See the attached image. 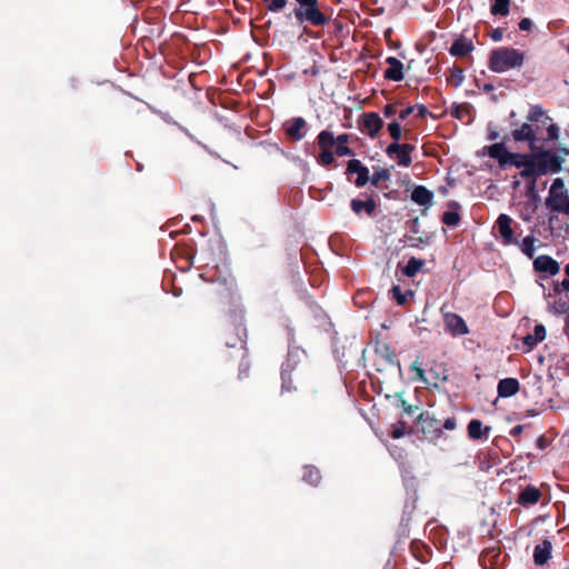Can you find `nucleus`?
<instances>
[{"instance_id":"obj_18","label":"nucleus","mask_w":569,"mask_h":569,"mask_svg":"<svg viewBox=\"0 0 569 569\" xmlns=\"http://www.w3.org/2000/svg\"><path fill=\"white\" fill-rule=\"evenodd\" d=\"M552 295H555L553 291L552 292L549 291L548 293H545V298L547 299L549 312H551L553 315L566 313L569 310V302L563 298L555 299L551 301L550 299H551Z\"/></svg>"},{"instance_id":"obj_33","label":"nucleus","mask_w":569,"mask_h":569,"mask_svg":"<svg viewBox=\"0 0 569 569\" xmlns=\"http://www.w3.org/2000/svg\"><path fill=\"white\" fill-rule=\"evenodd\" d=\"M390 178V173L386 169L376 170L369 180L373 186H378L380 181L388 180Z\"/></svg>"},{"instance_id":"obj_52","label":"nucleus","mask_w":569,"mask_h":569,"mask_svg":"<svg viewBox=\"0 0 569 569\" xmlns=\"http://www.w3.org/2000/svg\"><path fill=\"white\" fill-rule=\"evenodd\" d=\"M419 419H420V421H427L429 419V415L428 413H421L419 416Z\"/></svg>"},{"instance_id":"obj_35","label":"nucleus","mask_w":569,"mask_h":569,"mask_svg":"<svg viewBox=\"0 0 569 569\" xmlns=\"http://www.w3.org/2000/svg\"><path fill=\"white\" fill-rule=\"evenodd\" d=\"M287 4V0H270L267 3V8L271 12H279L281 11Z\"/></svg>"},{"instance_id":"obj_10","label":"nucleus","mask_w":569,"mask_h":569,"mask_svg":"<svg viewBox=\"0 0 569 569\" xmlns=\"http://www.w3.org/2000/svg\"><path fill=\"white\" fill-rule=\"evenodd\" d=\"M496 223L505 244L518 243L515 240L513 230L511 228L512 219L508 214L501 213Z\"/></svg>"},{"instance_id":"obj_9","label":"nucleus","mask_w":569,"mask_h":569,"mask_svg":"<svg viewBox=\"0 0 569 569\" xmlns=\"http://www.w3.org/2000/svg\"><path fill=\"white\" fill-rule=\"evenodd\" d=\"M347 173L348 174H352V173L357 174V179L355 180V184L357 187H363L369 181V170L358 159H352L348 162Z\"/></svg>"},{"instance_id":"obj_41","label":"nucleus","mask_w":569,"mask_h":569,"mask_svg":"<svg viewBox=\"0 0 569 569\" xmlns=\"http://www.w3.org/2000/svg\"><path fill=\"white\" fill-rule=\"evenodd\" d=\"M397 110L393 104H386L382 109V113L386 118H392L396 114Z\"/></svg>"},{"instance_id":"obj_25","label":"nucleus","mask_w":569,"mask_h":569,"mask_svg":"<svg viewBox=\"0 0 569 569\" xmlns=\"http://www.w3.org/2000/svg\"><path fill=\"white\" fill-rule=\"evenodd\" d=\"M536 238L533 236H527L519 243L520 250L528 258H532L536 251Z\"/></svg>"},{"instance_id":"obj_2","label":"nucleus","mask_w":569,"mask_h":569,"mask_svg":"<svg viewBox=\"0 0 569 569\" xmlns=\"http://www.w3.org/2000/svg\"><path fill=\"white\" fill-rule=\"evenodd\" d=\"M525 54L518 49L501 47L491 51L489 69L497 73H503L510 69L522 67Z\"/></svg>"},{"instance_id":"obj_50","label":"nucleus","mask_w":569,"mask_h":569,"mask_svg":"<svg viewBox=\"0 0 569 569\" xmlns=\"http://www.w3.org/2000/svg\"><path fill=\"white\" fill-rule=\"evenodd\" d=\"M498 137H499V134H498V132H497V131H491V132L489 133V136H488V139L492 141V140L498 139Z\"/></svg>"},{"instance_id":"obj_16","label":"nucleus","mask_w":569,"mask_h":569,"mask_svg":"<svg viewBox=\"0 0 569 569\" xmlns=\"http://www.w3.org/2000/svg\"><path fill=\"white\" fill-rule=\"evenodd\" d=\"M306 120L301 117L293 118L286 127L287 134L296 141L305 137Z\"/></svg>"},{"instance_id":"obj_24","label":"nucleus","mask_w":569,"mask_h":569,"mask_svg":"<svg viewBox=\"0 0 569 569\" xmlns=\"http://www.w3.org/2000/svg\"><path fill=\"white\" fill-rule=\"evenodd\" d=\"M318 144L320 149H330L332 146L336 144V137L331 131L322 130L318 137Z\"/></svg>"},{"instance_id":"obj_51","label":"nucleus","mask_w":569,"mask_h":569,"mask_svg":"<svg viewBox=\"0 0 569 569\" xmlns=\"http://www.w3.org/2000/svg\"><path fill=\"white\" fill-rule=\"evenodd\" d=\"M482 89L486 92H490L493 90V86L491 83H486Z\"/></svg>"},{"instance_id":"obj_34","label":"nucleus","mask_w":569,"mask_h":569,"mask_svg":"<svg viewBox=\"0 0 569 569\" xmlns=\"http://www.w3.org/2000/svg\"><path fill=\"white\" fill-rule=\"evenodd\" d=\"M460 221V216L456 211H446L442 216V222L449 227H455Z\"/></svg>"},{"instance_id":"obj_13","label":"nucleus","mask_w":569,"mask_h":569,"mask_svg":"<svg viewBox=\"0 0 569 569\" xmlns=\"http://www.w3.org/2000/svg\"><path fill=\"white\" fill-rule=\"evenodd\" d=\"M552 543L550 540L545 539L541 543L537 545L533 549V561L537 566H543L551 558Z\"/></svg>"},{"instance_id":"obj_31","label":"nucleus","mask_w":569,"mask_h":569,"mask_svg":"<svg viewBox=\"0 0 569 569\" xmlns=\"http://www.w3.org/2000/svg\"><path fill=\"white\" fill-rule=\"evenodd\" d=\"M545 117V111L540 106H532L527 116V121L529 123L538 122L541 118Z\"/></svg>"},{"instance_id":"obj_44","label":"nucleus","mask_w":569,"mask_h":569,"mask_svg":"<svg viewBox=\"0 0 569 569\" xmlns=\"http://www.w3.org/2000/svg\"><path fill=\"white\" fill-rule=\"evenodd\" d=\"M503 37V31L500 28L493 29L491 32V39L493 41H500Z\"/></svg>"},{"instance_id":"obj_4","label":"nucleus","mask_w":569,"mask_h":569,"mask_svg":"<svg viewBox=\"0 0 569 569\" xmlns=\"http://www.w3.org/2000/svg\"><path fill=\"white\" fill-rule=\"evenodd\" d=\"M546 206L551 211L569 214V196L561 178L553 180L546 198Z\"/></svg>"},{"instance_id":"obj_3","label":"nucleus","mask_w":569,"mask_h":569,"mask_svg":"<svg viewBox=\"0 0 569 569\" xmlns=\"http://www.w3.org/2000/svg\"><path fill=\"white\" fill-rule=\"evenodd\" d=\"M298 8L295 9V17L299 22H309L312 26H325L327 17L319 9L318 0H296Z\"/></svg>"},{"instance_id":"obj_28","label":"nucleus","mask_w":569,"mask_h":569,"mask_svg":"<svg viewBox=\"0 0 569 569\" xmlns=\"http://www.w3.org/2000/svg\"><path fill=\"white\" fill-rule=\"evenodd\" d=\"M563 271H565L566 278L562 281L556 282L553 284L555 296L560 295L562 291H566V292L569 291V263L565 266Z\"/></svg>"},{"instance_id":"obj_49","label":"nucleus","mask_w":569,"mask_h":569,"mask_svg":"<svg viewBox=\"0 0 569 569\" xmlns=\"http://www.w3.org/2000/svg\"><path fill=\"white\" fill-rule=\"evenodd\" d=\"M402 403V407L405 409V411L408 413V415H411L413 412V407L408 405L405 400L401 401Z\"/></svg>"},{"instance_id":"obj_19","label":"nucleus","mask_w":569,"mask_h":569,"mask_svg":"<svg viewBox=\"0 0 569 569\" xmlns=\"http://www.w3.org/2000/svg\"><path fill=\"white\" fill-rule=\"evenodd\" d=\"M376 206L377 204L373 199H352L350 203V207L356 214H361V212H365L367 216H372L373 211L376 210Z\"/></svg>"},{"instance_id":"obj_42","label":"nucleus","mask_w":569,"mask_h":569,"mask_svg":"<svg viewBox=\"0 0 569 569\" xmlns=\"http://www.w3.org/2000/svg\"><path fill=\"white\" fill-rule=\"evenodd\" d=\"M350 134L342 133L336 137V144L337 146H346L349 142Z\"/></svg>"},{"instance_id":"obj_1","label":"nucleus","mask_w":569,"mask_h":569,"mask_svg":"<svg viewBox=\"0 0 569 569\" xmlns=\"http://www.w3.org/2000/svg\"><path fill=\"white\" fill-rule=\"evenodd\" d=\"M486 154L498 161L500 169L516 167L521 169V178L531 179L532 184L536 179L547 173H556L561 170L565 157L569 154L567 148L559 152L553 150H542L537 146L530 154L510 152L502 142L485 147Z\"/></svg>"},{"instance_id":"obj_45","label":"nucleus","mask_w":569,"mask_h":569,"mask_svg":"<svg viewBox=\"0 0 569 569\" xmlns=\"http://www.w3.org/2000/svg\"><path fill=\"white\" fill-rule=\"evenodd\" d=\"M443 428L446 430H453L456 428V419L455 418H448L443 422Z\"/></svg>"},{"instance_id":"obj_27","label":"nucleus","mask_w":569,"mask_h":569,"mask_svg":"<svg viewBox=\"0 0 569 569\" xmlns=\"http://www.w3.org/2000/svg\"><path fill=\"white\" fill-rule=\"evenodd\" d=\"M320 472L315 467H306L303 480L310 485L317 486L320 481Z\"/></svg>"},{"instance_id":"obj_22","label":"nucleus","mask_w":569,"mask_h":569,"mask_svg":"<svg viewBox=\"0 0 569 569\" xmlns=\"http://www.w3.org/2000/svg\"><path fill=\"white\" fill-rule=\"evenodd\" d=\"M410 371L413 372V376L411 377L412 381L423 385L429 383L428 378L426 377V372L418 358L410 365Z\"/></svg>"},{"instance_id":"obj_14","label":"nucleus","mask_w":569,"mask_h":569,"mask_svg":"<svg viewBox=\"0 0 569 569\" xmlns=\"http://www.w3.org/2000/svg\"><path fill=\"white\" fill-rule=\"evenodd\" d=\"M386 62L388 68L385 70V78L392 81H401L403 79V64L396 57H388Z\"/></svg>"},{"instance_id":"obj_47","label":"nucleus","mask_w":569,"mask_h":569,"mask_svg":"<svg viewBox=\"0 0 569 569\" xmlns=\"http://www.w3.org/2000/svg\"><path fill=\"white\" fill-rule=\"evenodd\" d=\"M391 435L393 438L398 439L403 436V430L402 428H395Z\"/></svg>"},{"instance_id":"obj_53","label":"nucleus","mask_w":569,"mask_h":569,"mask_svg":"<svg viewBox=\"0 0 569 569\" xmlns=\"http://www.w3.org/2000/svg\"><path fill=\"white\" fill-rule=\"evenodd\" d=\"M426 111H427V110H426V108H425V107H421V108L419 109V113H420V116H423V114L426 113Z\"/></svg>"},{"instance_id":"obj_21","label":"nucleus","mask_w":569,"mask_h":569,"mask_svg":"<svg viewBox=\"0 0 569 569\" xmlns=\"http://www.w3.org/2000/svg\"><path fill=\"white\" fill-rule=\"evenodd\" d=\"M546 338V328L543 325H536L533 329V333H529L523 338V342L529 349L537 346L539 342L545 340Z\"/></svg>"},{"instance_id":"obj_7","label":"nucleus","mask_w":569,"mask_h":569,"mask_svg":"<svg viewBox=\"0 0 569 569\" xmlns=\"http://www.w3.org/2000/svg\"><path fill=\"white\" fill-rule=\"evenodd\" d=\"M446 331L453 337H461L469 332V328L461 316L453 312H443Z\"/></svg>"},{"instance_id":"obj_43","label":"nucleus","mask_w":569,"mask_h":569,"mask_svg":"<svg viewBox=\"0 0 569 569\" xmlns=\"http://www.w3.org/2000/svg\"><path fill=\"white\" fill-rule=\"evenodd\" d=\"M413 111V107L412 106H409L405 109H402L400 112H399V120L403 121L406 120Z\"/></svg>"},{"instance_id":"obj_15","label":"nucleus","mask_w":569,"mask_h":569,"mask_svg":"<svg viewBox=\"0 0 569 569\" xmlns=\"http://www.w3.org/2000/svg\"><path fill=\"white\" fill-rule=\"evenodd\" d=\"M519 381L515 378H505L498 382L497 391L499 397L509 398L519 391Z\"/></svg>"},{"instance_id":"obj_54","label":"nucleus","mask_w":569,"mask_h":569,"mask_svg":"<svg viewBox=\"0 0 569 569\" xmlns=\"http://www.w3.org/2000/svg\"><path fill=\"white\" fill-rule=\"evenodd\" d=\"M510 117H511V118L516 117V112H515V111H511V112H510Z\"/></svg>"},{"instance_id":"obj_38","label":"nucleus","mask_w":569,"mask_h":569,"mask_svg":"<svg viewBox=\"0 0 569 569\" xmlns=\"http://www.w3.org/2000/svg\"><path fill=\"white\" fill-rule=\"evenodd\" d=\"M335 153L338 157H347V156H353L355 152L352 149H350L348 146H337Z\"/></svg>"},{"instance_id":"obj_23","label":"nucleus","mask_w":569,"mask_h":569,"mask_svg":"<svg viewBox=\"0 0 569 569\" xmlns=\"http://www.w3.org/2000/svg\"><path fill=\"white\" fill-rule=\"evenodd\" d=\"M423 261L415 257L410 258L402 269V273L409 278L415 277L423 267Z\"/></svg>"},{"instance_id":"obj_17","label":"nucleus","mask_w":569,"mask_h":569,"mask_svg":"<svg viewBox=\"0 0 569 569\" xmlns=\"http://www.w3.org/2000/svg\"><path fill=\"white\" fill-rule=\"evenodd\" d=\"M411 200L419 206L429 207L432 204L433 193L423 186H417L411 192Z\"/></svg>"},{"instance_id":"obj_40","label":"nucleus","mask_w":569,"mask_h":569,"mask_svg":"<svg viewBox=\"0 0 569 569\" xmlns=\"http://www.w3.org/2000/svg\"><path fill=\"white\" fill-rule=\"evenodd\" d=\"M532 26H533V23H532L531 19H529V18H523L519 22V29L522 31L531 30Z\"/></svg>"},{"instance_id":"obj_8","label":"nucleus","mask_w":569,"mask_h":569,"mask_svg":"<svg viewBox=\"0 0 569 569\" xmlns=\"http://www.w3.org/2000/svg\"><path fill=\"white\" fill-rule=\"evenodd\" d=\"M382 126V119L376 112L363 113L359 121L360 131L370 138H375L381 130Z\"/></svg>"},{"instance_id":"obj_6","label":"nucleus","mask_w":569,"mask_h":569,"mask_svg":"<svg viewBox=\"0 0 569 569\" xmlns=\"http://www.w3.org/2000/svg\"><path fill=\"white\" fill-rule=\"evenodd\" d=\"M511 138L516 142H528L530 150L537 149L538 138L536 128L529 122H525L519 128L513 129Z\"/></svg>"},{"instance_id":"obj_29","label":"nucleus","mask_w":569,"mask_h":569,"mask_svg":"<svg viewBox=\"0 0 569 569\" xmlns=\"http://www.w3.org/2000/svg\"><path fill=\"white\" fill-rule=\"evenodd\" d=\"M468 435L471 439H480L482 435V422L472 419L468 425Z\"/></svg>"},{"instance_id":"obj_56","label":"nucleus","mask_w":569,"mask_h":569,"mask_svg":"<svg viewBox=\"0 0 569 569\" xmlns=\"http://www.w3.org/2000/svg\"><path fill=\"white\" fill-rule=\"evenodd\" d=\"M568 52H569V44H568V48H567Z\"/></svg>"},{"instance_id":"obj_5","label":"nucleus","mask_w":569,"mask_h":569,"mask_svg":"<svg viewBox=\"0 0 569 569\" xmlns=\"http://www.w3.org/2000/svg\"><path fill=\"white\" fill-rule=\"evenodd\" d=\"M413 149L415 147L409 143L392 142L387 147L386 153L390 158L396 156L398 164L407 168L412 163L411 152Z\"/></svg>"},{"instance_id":"obj_36","label":"nucleus","mask_w":569,"mask_h":569,"mask_svg":"<svg viewBox=\"0 0 569 569\" xmlns=\"http://www.w3.org/2000/svg\"><path fill=\"white\" fill-rule=\"evenodd\" d=\"M392 298L398 305H403L407 300L406 295L402 292L399 286H393L391 289Z\"/></svg>"},{"instance_id":"obj_20","label":"nucleus","mask_w":569,"mask_h":569,"mask_svg":"<svg viewBox=\"0 0 569 569\" xmlns=\"http://www.w3.org/2000/svg\"><path fill=\"white\" fill-rule=\"evenodd\" d=\"M473 50V44L469 39L460 38L457 39L451 48L450 54L455 57H463Z\"/></svg>"},{"instance_id":"obj_30","label":"nucleus","mask_w":569,"mask_h":569,"mask_svg":"<svg viewBox=\"0 0 569 569\" xmlns=\"http://www.w3.org/2000/svg\"><path fill=\"white\" fill-rule=\"evenodd\" d=\"M335 161V152L330 149H321L320 154L318 156L317 162L320 166H330Z\"/></svg>"},{"instance_id":"obj_48","label":"nucleus","mask_w":569,"mask_h":569,"mask_svg":"<svg viewBox=\"0 0 569 569\" xmlns=\"http://www.w3.org/2000/svg\"><path fill=\"white\" fill-rule=\"evenodd\" d=\"M565 335L567 336L569 340V313L565 318V328H563Z\"/></svg>"},{"instance_id":"obj_26","label":"nucleus","mask_w":569,"mask_h":569,"mask_svg":"<svg viewBox=\"0 0 569 569\" xmlns=\"http://www.w3.org/2000/svg\"><path fill=\"white\" fill-rule=\"evenodd\" d=\"M510 0H495L491 6V13L495 16H508Z\"/></svg>"},{"instance_id":"obj_55","label":"nucleus","mask_w":569,"mask_h":569,"mask_svg":"<svg viewBox=\"0 0 569 569\" xmlns=\"http://www.w3.org/2000/svg\"><path fill=\"white\" fill-rule=\"evenodd\" d=\"M263 2L268 3L270 0H262Z\"/></svg>"},{"instance_id":"obj_37","label":"nucleus","mask_w":569,"mask_h":569,"mask_svg":"<svg viewBox=\"0 0 569 569\" xmlns=\"http://www.w3.org/2000/svg\"><path fill=\"white\" fill-rule=\"evenodd\" d=\"M469 109H470V106L467 104V103L460 104V106H456L453 108V110H452V114L456 118L462 119L465 117V114L469 112Z\"/></svg>"},{"instance_id":"obj_11","label":"nucleus","mask_w":569,"mask_h":569,"mask_svg":"<svg viewBox=\"0 0 569 569\" xmlns=\"http://www.w3.org/2000/svg\"><path fill=\"white\" fill-rule=\"evenodd\" d=\"M533 268L538 272L548 273L555 276L559 272V263L549 256L541 254L533 260Z\"/></svg>"},{"instance_id":"obj_32","label":"nucleus","mask_w":569,"mask_h":569,"mask_svg":"<svg viewBox=\"0 0 569 569\" xmlns=\"http://www.w3.org/2000/svg\"><path fill=\"white\" fill-rule=\"evenodd\" d=\"M388 131L390 137L393 139V142H399V140L401 139V126L399 121H391L388 124Z\"/></svg>"},{"instance_id":"obj_39","label":"nucleus","mask_w":569,"mask_h":569,"mask_svg":"<svg viewBox=\"0 0 569 569\" xmlns=\"http://www.w3.org/2000/svg\"><path fill=\"white\" fill-rule=\"evenodd\" d=\"M548 139L549 140H557L559 138V128L556 124H550L547 128Z\"/></svg>"},{"instance_id":"obj_12","label":"nucleus","mask_w":569,"mask_h":569,"mask_svg":"<svg viewBox=\"0 0 569 569\" xmlns=\"http://www.w3.org/2000/svg\"><path fill=\"white\" fill-rule=\"evenodd\" d=\"M540 498L541 491L537 487L529 485L520 491L518 503L523 507H529L539 502Z\"/></svg>"},{"instance_id":"obj_46","label":"nucleus","mask_w":569,"mask_h":569,"mask_svg":"<svg viewBox=\"0 0 569 569\" xmlns=\"http://www.w3.org/2000/svg\"><path fill=\"white\" fill-rule=\"evenodd\" d=\"M523 430V427L518 425V426H515L512 429H511V436H519Z\"/></svg>"}]
</instances>
